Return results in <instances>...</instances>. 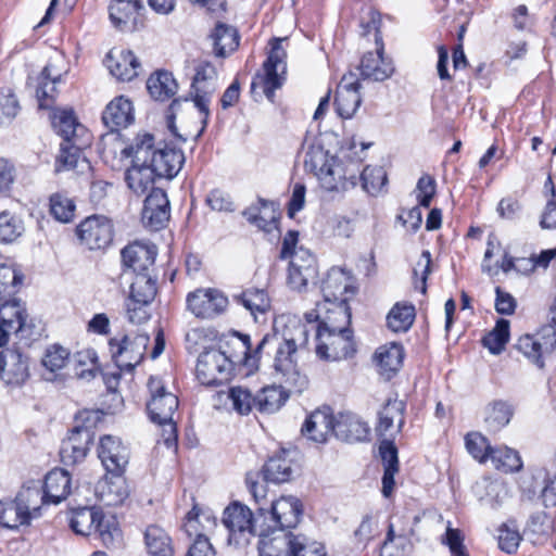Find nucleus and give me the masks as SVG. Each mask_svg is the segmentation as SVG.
I'll return each mask as SVG.
<instances>
[{
    "label": "nucleus",
    "mask_w": 556,
    "mask_h": 556,
    "mask_svg": "<svg viewBox=\"0 0 556 556\" xmlns=\"http://www.w3.org/2000/svg\"><path fill=\"white\" fill-rule=\"evenodd\" d=\"M261 556H326L321 543L305 535L283 533L276 536L261 534L258 542Z\"/></svg>",
    "instance_id": "20e7f679"
},
{
    "label": "nucleus",
    "mask_w": 556,
    "mask_h": 556,
    "mask_svg": "<svg viewBox=\"0 0 556 556\" xmlns=\"http://www.w3.org/2000/svg\"><path fill=\"white\" fill-rule=\"evenodd\" d=\"M270 516L275 528L283 531L298 526L303 514L302 504L299 498L289 495L281 496L270 505Z\"/></svg>",
    "instance_id": "393cba45"
},
{
    "label": "nucleus",
    "mask_w": 556,
    "mask_h": 556,
    "mask_svg": "<svg viewBox=\"0 0 556 556\" xmlns=\"http://www.w3.org/2000/svg\"><path fill=\"white\" fill-rule=\"evenodd\" d=\"M92 441V430L85 426L75 427L62 442L60 450L61 462L65 466H74L81 463L86 458Z\"/></svg>",
    "instance_id": "a211bd4d"
},
{
    "label": "nucleus",
    "mask_w": 556,
    "mask_h": 556,
    "mask_svg": "<svg viewBox=\"0 0 556 556\" xmlns=\"http://www.w3.org/2000/svg\"><path fill=\"white\" fill-rule=\"evenodd\" d=\"M28 377V358L25 355L12 349L0 352V378L5 384L20 387Z\"/></svg>",
    "instance_id": "aec40b11"
},
{
    "label": "nucleus",
    "mask_w": 556,
    "mask_h": 556,
    "mask_svg": "<svg viewBox=\"0 0 556 556\" xmlns=\"http://www.w3.org/2000/svg\"><path fill=\"white\" fill-rule=\"evenodd\" d=\"M22 219L8 211L0 213V240L5 243L15 241L24 232Z\"/></svg>",
    "instance_id": "4d7b16f0"
},
{
    "label": "nucleus",
    "mask_w": 556,
    "mask_h": 556,
    "mask_svg": "<svg viewBox=\"0 0 556 556\" xmlns=\"http://www.w3.org/2000/svg\"><path fill=\"white\" fill-rule=\"evenodd\" d=\"M483 489L485 495L480 496V501L491 508H497L503 502L504 486L498 482L486 481L483 484Z\"/></svg>",
    "instance_id": "774afa93"
},
{
    "label": "nucleus",
    "mask_w": 556,
    "mask_h": 556,
    "mask_svg": "<svg viewBox=\"0 0 556 556\" xmlns=\"http://www.w3.org/2000/svg\"><path fill=\"white\" fill-rule=\"evenodd\" d=\"M210 37L213 41L214 53L219 58L229 55L239 46L237 29L224 23H217Z\"/></svg>",
    "instance_id": "e433bc0d"
},
{
    "label": "nucleus",
    "mask_w": 556,
    "mask_h": 556,
    "mask_svg": "<svg viewBox=\"0 0 556 556\" xmlns=\"http://www.w3.org/2000/svg\"><path fill=\"white\" fill-rule=\"evenodd\" d=\"M105 65L110 73L122 81L134 79L140 68V63L131 51L118 49H112L108 53Z\"/></svg>",
    "instance_id": "c85d7f7f"
},
{
    "label": "nucleus",
    "mask_w": 556,
    "mask_h": 556,
    "mask_svg": "<svg viewBox=\"0 0 556 556\" xmlns=\"http://www.w3.org/2000/svg\"><path fill=\"white\" fill-rule=\"evenodd\" d=\"M147 88L152 98L164 101L176 93L177 83L170 73L159 72L148 79Z\"/></svg>",
    "instance_id": "37998d69"
},
{
    "label": "nucleus",
    "mask_w": 556,
    "mask_h": 556,
    "mask_svg": "<svg viewBox=\"0 0 556 556\" xmlns=\"http://www.w3.org/2000/svg\"><path fill=\"white\" fill-rule=\"evenodd\" d=\"M308 342V330L301 321L292 319L280 330L278 321L274 327V332L263 337L257 344L255 353L258 354L267 345L275 346L276 355L274 359V368L282 376H287L294 371V354L298 349L304 348Z\"/></svg>",
    "instance_id": "f03ea898"
},
{
    "label": "nucleus",
    "mask_w": 556,
    "mask_h": 556,
    "mask_svg": "<svg viewBox=\"0 0 556 556\" xmlns=\"http://www.w3.org/2000/svg\"><path fill=\"white\" fill-rule=\"evenodd\" d=\"M289 399L281 387L267 386L255 394V412L271 415L277 413Z\"/></svg>",
    "instance_id": "c9c22d12"
},
{
    "label": "nucleus",
    "mask_w": 556,
    "mask_h": 556,
    "mask_svg": "<svg viewBox=\"0 0 556 556\" xmlns=\"http://www.w3.org/2000/svg\"><path fill=\"white\" fill-rule=\"evenodd\" d=\"M379 371L390 379L401 368L404 359V349L400 343L391 342L380 346L375 353Z\"/></svg>",
    "instance_id": "72a5a7b5"
},
{
    "label": "nucleus",
    "mask_w": 556,
    "mask_h": 556,
    "mask_svg": "<svg viewBox=\"0 0 556 556\" xmlns=\"http://www.w3.org/2000/svg\"><path fill=\"white\" fill-rule=\"evenodd\" d=\"M68 356L70 352L65 348L54 344L47 349L41 363L50 372H56L65 367Z\"/></svg>",
    "instance_id": "680f3d73"
},
{
    "label": "nucleus",
    "mask_w": 556,
    "mask_h": 556,
    "mask_svg": "<svg viewBox=\"0 0 556 556\" xmlns=\"http://www.w3.org/2000/svg\"><path fill=\"white\" fill-rule=\"evenodd\" d=\"M217 88V71L214 65L208 62L200 63L195 68V75L191 85V96L193 97V105L202 115L201 123L203 131L210 116L211 99Z\"/></svg>",
    "instance_id": "6e6552de"
},
{
    "label": "nucleus",
    "mask_w": 556,
    "mask_h": 556,
    "mask_svg": "<svg viewBox=\"0 0 556 556\" xmlns=\"http://www.w3.org/2000/svg\"><path fill=\"white\" fill-rule=\"evenodd\" d=\"M247 220L264 231H271L276 227L277 214L274 203L260 200L258 204L250 206L243 212Z\"/></svg>",
    "instance_id": "ea45409f"
},
{
    "label": "nucleus",
    "mask_w": 556,
    "mask_h": 556,
    "mask_svg": "<svg viewBox=\"0 0 556 556\" xmlns=\"http://www.w3.org/2000/svg\"><path fill=\"white\" fill-rule=\"evenodd\" d=\"M305 316L308 323L319 321L317 329L351 330V313L346 300L318 302L316 308Z\"/></svg>",
    "instance_id": "f8f14e48"
},
{
    "label": "nucleus",
    "mask_w": 556,
    "mask_h": 556,
    "mask_svg": "<svg viewBox=\"0 0 556 556\" xmlns=\"http://www.w3.org/2000/svg\"><path fill=\"white\" fill-rule=\"evenodd\" d=\"M415 319V307L409 304H395L387 316L389 328L394 332L407 331Z\"/></svg>",
    "instance_id": "864d4df0"
},
{
    "label": "nucleus",
    "mask_w": 556,
    "mask_h": 556,
    "mask_svg": "<svg viewBox=\"0 0 556 556\" xmlns=\"http://www.w3.org/2000/svg\"><path fill=\"white\" fill-rule=\"evenodd\" d=\"M149 386L153 393L147 405L149 417H173L179 405L178 397L159 384L154 389V380H150Z\"/></svg>",
    "instance_id": "f704fd0d"
},
{
    "label": "nucleus",
    "mask_w": 556,
    "mask_h": 556,
    "mask_svg": "<svg viewBox=\"0 0 556 556\" xmlns=\"http://www.w3.org/2000/svg\"><path fill=\"white\" fill-rule=\"evenodd\" d=\"M25 515L29 519L40 516L41 506L49 504L46 495L42 492V483L40 481H31L24 485L17 493L16 497Z\"/></svg>",
    "instance_id": "473e14b6"
},
{
    "label": "nucleus",
    "mask_w": 556,
    "mask_h": 556,
    "mask_svg": "<svg viewBox=\"0 0 556 556\" xmlns=\"http://www.w3.org/2000/svg\"><path fill=\"white\" fill-rule=\"evenodd\" d=\"M61 75L52 76L51 75V66L47 65L42 70L39 83L36 88V97L39 102L40 109H49L54 99V94L56 92L55 84L60 81Z\"/></svg>",
    "instance_id": "8fccbe9b"
},
{
    "label": "nucleus",
    "mask_w": 556,
    "mask_h": 556,
    "mask_svg": "<svg viewBox=\"0 0 556 556\" xmlns=\"http://www.w3.org/2000/svg\"><path fill=\"white\" fill-rule=\"evenodd\" d=\"M355 280L349 270L332 267L321 281L324 301L349 300L348 294H354Z\"/></svg>",
    "instance_id": "4be33fe9"
},
{
    "label": "nucleus",
    "mask_w": 556,
    "mask_h": 556,
    "mask_svg": "<svg viewBox=\"0 0 556 556\" xmlns=\"http://www.w3.org/2000/svg\"><path fill=\"white\" fill-rule=\"evenodd\" d=\"M71 490V477L64 469L55 468L46 475L42 492L49 503L59 504L70 495Z\"/></svg>",
    "instance_id": "2f4dec72"
},
{
    "label": "nucleus",
    "mask_w": 556,
    "mask_h": 556,
    "mask_svg": "<svg viewBox=\"0 0 556 556\" xmlns=\"http://www.w3.org/2000/svg\"><path fill=\"white\" fill-rule=\"evenodd\" d=\"M466 448L468 453L479 463H485L492 452V446L488 439L479 432H469L465 437Z\"/></svg>",
    "instance_id": "052dcab7"
},
{
    "label": "nucleus",
    "mask_w": 556,
    "mask_h": 556,
    "mask_svg": "<svg viewBox=\"0 0 556 556\" xmlns=\"http://www.w3.org/2000/svg\"><path fill=\"white\" fill-rule=\"evenodd\" d=\"M143 9L138 0H113L109 5V17L116 29L131 33L143 27Z\"/></svg>",
    "instance_id": "2eb2a0df"
},
{
    "label": "nucleus",
    "mask_w": 556,
    "mask_h": 556,
    "mask_svg": "<svg viewBox=\"0 0 556 556\" xmlns=\"http://www.w3.org/2000/svg\"><path fill=\"white\" fill-rule=\"evenodd\" d=\"M100 510L94 507H81L72 511L70 527L80 535H90L93 533Z\"/></svg>",
    "instance_id": "de8ad7c7"
},
{
    "label": "nucleus",
    "mask_w": 556,
    "mask_h": 556,
    "mask_svg": "<svg viewBox=\"0 0 556 556\" xmlns=\"http://www.w3.org/2000/svg\"><path fill=\"white\" fill-rule=\"evenodd\" d=\"M301 453L295 447L281 448L264 465L263 473L266 481L285 483L299 471Z\"/></svg>",
    "instance_id": "ddd939ff"
},
{
    "label": "nucleus",
    "mask_w": 556,
    "mask_h": 556,
    "mask_svg": "<svg viewBox=\"0 0 556 556\" xmlns=\"http://www.w3.org/2000/svg\"><path fill=\"white\" fill-rule=\"evenodd\" d=\"M0 321L13 332H23L27 325V313L20 300L12 299L0 303Z\"/></svg>",
    "instance_id": "58836bf2"
},
{
    "label": "nucleus",
    "mask_w": 556,
    "mask_h": 556,
    "mask_svg": "<svg viewBox=\"0 0 556 556\" xmlns=\"http://www.w3.org/2000/svg\"><path fill=\"white\" fill-rule=\"evenodd\" d=\"M147 143L140 141L132 142L122 150V155L131 157V165L125 170V182L128 189L136 195L141 197L151 192L154 188L159 174L148 162Z\"/></svg>",
    "instance_id": "7ed1b4c3"
},
{
    "label": "nucleus",
    "mask_w": 556,
    "mask_h": 556,
    "mask_svg": "<svg viewBox=\"0 0 556 556\" xmlns=\"http://www.w3.org/2000/svg\"><path fill=\"white\" fill-rule=\"evenodd\" d=\"M223 523L230 532V540L239 543L240 539L249 542L254 534L253 514L240 503H233L224 510Z\"/></svg>",
    "instance_id": "412c9836"
},
{
    "label": "nucleus",
    "mask_w": 556,
    "mask_h": 556,
    "mask_svg": "<svg viewBox=\"0 0 556 556\" xmlns=\"http://www.w3.org/2000/svg\"><path fill=\"white\" fill-rule=\"evenodd\" d=\"M361 75L376 81H383L389 78L394 68L392 63L383 58V47L377 51L364 54L359 64Z\"/></svg>",
    "instance_id": "7c9ffc66"
},
{
    "label": "nucleus",
    "mask_w": 556,
    "mask_h": 556,
    "mask_svg": "<svg viewBox=\"0 0 556 556\" xmlns=\"http://www.w3.org/2000/svg\"><path fill=\"white\" fill-rule=\"evenodd\" d=\"M93 532L98 533L105 545H110L114 542L116 535H118V529L113 520L106 519L102 511L99 513L97 525H94Z\"/></svg>",
    "instance_id": "338daca9"
},
{
    "label": "nucleus",
    "mask_w": 556,
    "mask_h": 556,
    "mask_svg": "<svg viewBox=\"0 0 556 556\" xmlns=\"http://www.w3.org/2000/svg\"><path fill=\"white\" fill-rule=\"evenodd\" d=\"M144 539L148 552L152 556H173L172 540L162 528L148 527Z\"/></svg>",
    "instance_id": "49530a36"
},
{
    "label": "nucleus",
    "mask_w": 556,
    "mask_h": 556,
    "mask_svg": "<svg viewBox=\"0 0 556 556\" xmlns=\"http://www.w3.org/2000/svg\"><path fill=\"white\" fill-rule=\"evenodd\" d=\"M76 233L89 249H104L113 240V225L105 216L92 215L77 226Z\"/></svg>",
    "instance_id": "dca6fc26"
},
{
    "label": "nucleus",
    "mask_w": 556,
    "mask_h": 556,
    "mask_svg": "<svg viewBox=\"0 0 556 556\" xmlns=\"http://www.w3.org/2000/svg\"><path fill=\"white\" fill-rule=\"evenodd\" d=\"M235 299L254 316L255 321L258 314L264 315L270 308V299L264 289H248Z\"/></svg>",
    "instance_id": "79ce46f5"
},
{
    "label": "nucleus",
    "mask_w": 556,
    "mask_h": 556,
    "mask_svg": "<svg viewBox=\"0 0 556 556\" xmlns=\"http://www.w3.org/2000/svg\"><path fill=\"white\" fill-rule=\"evenodd\" d=\"M336 419H305L302 434L316 443H325L329 435H334Z\"/></svg>",
    "instance_id": "603ef678"
},
{
    "label": "nucleus",
    "mask_w": 556,
    "mask_h": 556,
    "mask_svg": "<svg viewBox=\"0 0 556 556\" xmlns=\"http://www.w3.org/2000/svg\"><path fill=\"white\" fill-rule=\"evenodd\" d=\"M156 294L155 279L152 278L151 273H141L135 275L134 281L130 285L129 298L137 303L149 304Z\"/></svg>",
    "instance_id": "a18cd8bd"
},
{
    "label": "nucleus",
    "mask_w": 556,
    "mask_h": 556,
    "mask_svg": "<svg viewBox=\"0 0 556 556\" xmlns=\"http://www.w3.org/2000/svg\"><path fill=\"white\" fill-rule=\"evenodd\" d=\"M556 348V331L552 327L541 332L519 338L516 349L540 368L544 366V358L552 354Z\"/></svg>",
    "instance_id": "4468645a"
},
{
    "label": "nucleus",
    "mask_w": 556,
    "mask_h": 556,
    "mask_svg": "<svg viewBox=\"0 0 556 556\" xmlns=\"http://www.w3.org/2000/svg\"><path fill=\"white\" fill-rule=\"evenodd\" d=\"M200 515L195 507L188 513L185 530L189 536L195 535L197 539L189 548V556H214L215 551L208 539L199 532Z\"/></svg>",
    "instance_id": "4c0bfd02"
},
{
    "label": "nucleus",
    "mask_w": 556,
    "mask_h": 556,
    "mask_svg": "<svg viewBox=\"0 0 556 556\" xmlns=\"http://www.w3.org/2000/svg\"><path fill=\"white\" fill-rule=\"evenodd\" d=\"M134 119L132 103L123 96L113 99L102 114L104 125L112 131L127 127Z\"/></svg>",
    "instance_id": "c756f323"
},
{
    "label": "nucleus",
    "mask_w": 556,
    "mask_h": 556,
    "mask_svg": "<svg viewBox=\"0 0 556 556\" xmlns=\"http://www.w3.org/2000/svg\"><path fill=\"white\" fill-rule=\"evenodd\" d=\"M316 355L324 361L337 362L355 352L352 330L316 329Z\"/></svg>",
    "instance_id": "0eeeda50"
},
{
    "label": "nucleus",
    "mask_w": 556,
    "mask_h": 556,
    "mask_svg": "<svg viewBox=\"0 0 556 556\" xmlns=\"http://www.w3.org/2000/svg\"><path fill=\"white\" fill-rule=\"evenodd\" d=\"M361 84L354 80L352 74L344 75L337 89L336 109L342 118H351L357 112L362 98L359 94Z\"/></svg>",
    "instance_id": "bb28decb"
},
{
    "label": "nucleus",
    "mask_w": 556,
    "mask_h": 556,
    "mask_svg": "<svg viewBox=\"0 0 556 556\" xmlns=\"http://www.w3.org/2000/svg\"><path fill=\"white\" fill-rule=\"evenodd\" d=\"M228 299L216 289H198L187 296L188 309L198 318L210 319L222 314Z\"/></svg>",
    "instance_id": "f3484780"
},
{
    "label": "nucleus",
    "mask_w": 556,
    "mask_h": 556,
    "mask_svg": "<svg viewBox=\"0 0 556 556\" xmlns=\"http://www.w3.org/2000/svg\"><path fill=\"white\" fill-rule=\"evenodd\" d=\"M508 338L509 321L506 319H500L494 329L483 338L482 342L492 354H500L504 350Z\"/></svg>",
    "instance_id": "13d9d810"
},
{
    "label": "nucleus",
    "mask_w": 556,
    "mask_h": 556,
    "mask_svg": "<svg viewBox=\"0 0 556 556\" xmlns=\"http://www.w3.org/2000/svg\"><path fill=\"white\" fill-rule=\"evenodd\" d=\"M30 521L25 515L17 500L0 501V525L9 529L28 525Z\"/></svg>",
    "instance_id": "3c124183"
},
{
    "label": "nucleus",
    "mask_w": 556,
    "mask_h": 556,
    "mask_svg": "<svg viewBox=\"0 0 556 556\" xmlns=\"http://www.w3.org/2000/svg\"><path fill=\"white\" fill-rule=\"evenodd\" d=\"M328 139L329 136H318L307 142L304 167L325 191L343 192L356 186L359 164L339 157L331 151Z\"/></svg>",
    "instance_id": "f257e3e1"
},
{
    "label": "nucleus",
    "mask_w": 556,
    "mask_h": 556,
    "mask_svg": "<svg viewBox=\"0 0 556 556\" xmlns=\"http://www.w3.org/2000/svg\"><path fill=\"white\" fill-rule=\"evenodd\" d=\"M282 39L275 38L271 41V49L263 64V72L257 73L251 84V91L256 97L257 89L269 101H274L275 90L282 87L287 73V53L281 47Z\"/></svg>",
    "instance_id": "39448f33"
},
{
    "label": "nucleus",
    "mask_w": 556,
    "mask_h": 556,
    "mask_svg": "<svg viewBox=\"0 0 556 556\" xmlns=\"http://www.w3.org/2000/svg\"><path fill=\"white\" fill-rule=\"evenodd\" d=\"M358 178L362 180L363 189L370 194L379 192L387 182V174L381 166H366L359 170Z\"/></svg>",
    "instance_id": "bf43d9fd"
},
{
    "label": "nucleus",
    "mask_w": 556,
    "mask_h": 556,
    "mask_svg": "<svg viewBox=\"0 0 556 556\" xmlns=\"http://www.w3.org/2000/svg\"><path fill=\"white\" fill-rule=\"evenodd\" d=\"M99 458L108 473H123L129 462V452L121 439L103 435L98 448Z\"/></svg>",
    "instance_id": "6ab92c4d"
},
{
    "label": "nucleus",
    "mask_w": 556,
    "mask_h": 556,
    "mask_svg": "<svg viewBox=\"0 0 556 556\" xmlns=\"http://www.w3.org/2000/svg\"><path fill=\"white\" fill-rule=\"evenodd\" d=\"M489 459L496 469L504 472H518L522 469V460L519 453L507 446L493 447Z\"/></svg>",
    "instance_id": "09e8293b"
},
{
    "label": "nucleus",
    "mask_w": 556,
    "mask_h": 556,
    "mask_svg": "<svg viewBox=\"0 0 556 556\" xmlns=\"http://www.w3.org/2000/svg\"><path fill=\"white\" fill-rule=\"evenodd\" d=\"M23 282V275L14 267L0 265V303L11 300Z\"/></svg>",
    "instance_id": "6e6d98bb"
},
{
    "label": "nucleus",
    "mask_w": 556,
    "mask_h": 556,
    "mask_svg": "<svg viewBox=\"0 0 556 556\" xmlns=\"http://www.w3.org/2000/svg\"><path fill=\"white\" fill-rule=\"evenodd\" d=\"M142 223L154 230L169 219V201L163 189H152L147 195L141 213Z\"/></svg>",
    "instance_id": "b1692460"
},
{
    "label": "nucleus",
    "mask_w": 556,
    "mask_h": 556,
    "mask_svg": "<svg viewBox=\"0 0 556 556\" xmlns=\"http://www.w3.org/2000/svg\"><path fill=\"white\" fill-rule=\"evenodd\" d=\"M369 435V427L363 419H336L334 437L345 442L364 441Z\"/></svg>",
    "instance_id": "a19ab883"
},
{
    "label": "nucleus",
    "mask_w": 556,
    "mask_h": 556,
    "mask_svg": "<svg viewBox=\"0 0 556 556\" xmlns=\"http://www.w3.org/2000/svg\"><path fill=\"white\" fill-rule=\"evenodd\" d=\"M416 199L420 206L429 207L433 195L435 194V181L429 176H421L416 186Z\"/></svg>",
    "instance_id": "0e129e2a"
},
{
    "label": "nucleus",
    "mask_w": 556,
    "mask_h": 556,
    "mask_svg": "<svg viewBox=\"0 0 556 556\" xmlns=\"http://www.w3.org/2000/svg\"><path fill=\"white\" fill-rule=\"evenodd\" d=\"M76 204L65 192H54L49 197V213L60 223H71L75 216Z\"/></svg>",
    "instance_id": "c03bdc74"
},
{
    "label": "nucleus",
    "mask_w": 556,
    "mask_h": 556,
    "mask_svg": "<svg viewBox=\"0 0 556 556\" xmlns=\"http://www.w3.org/2000/svg\"><path fill=\"white\" fill-rule=\"evenodd\" d=\"M52 125L56 132L77 149L88 144L87 129L77 122L72 111L58 110L52 115Z\"/></svg>",
    "instance_id": "a878e982"
},
{
    "label": "nucleus",
    "mask_w": 556,
    "mask_h": 556,
    "mask_svg": "<svg viewBox=\"0 0 556 556\" xmlns=\"http://www.w3.org/2000/svg\"><path fill=\"white\" fill-rule=\"evenodd\" d=\"M498 531L500 548L508 554L514 553L519 546L521 540L519 532L507 525H502Z\"/></svg>",
    "instance_id": "69168bd1"
},
{
    "label": "nucleus",
    "mask_w": 556,
    "mask_h": 556,
    "mask_svg": "<svg viewBox=\"0 0 556 556\" xmlns=\"http://www.w3.org/2000/svg\"><path fill=\"white\" fill-rule=\"evenodd\" d=\"M318 277L316 257L306 249L299 248L289 262L287 285L296 292L307 291L308 286L315 285Z\"/></svg>",
    "instance_id": "9d476101"
},
{
    "label": "nucleus",
    "mask_w": 556,
    "mask_h": 556,
    "mask_svg": "<svg viewBox=\"0 0 556 556\" xmlns=\"http://www.w3.org/2000/svg\"><path fill=\"white\" fill-rule=\"evenodd\" d=\"M20 111L18 100L10 89H0V124H9Z\"/></svg>",
    "instance_id": "e2e57ef3"
},
{
    "label": "nucleus",
    "mask_w": 556,
    "mask_h": 556,
    "mask_svg": "<svg viewBox=\"0 0 556 556\" xmlns=\"http://www.w3.org/2000/svg\"><path fill=\"white\" fill-rule=\"evenodd\" d=\"M231 401L232 407L239 415L255 413V395L244 387H231L225 394Z\"/></svg>",
    "instance_id": "5fc2aeb1"
},
{
    "label": "nucleus",
    "mask_w": 556,
    "mask_h": 556,
    "mask_svg": "<svg viewBox=\"0 0 556 556\" xmlns=\"http://www.w3.org/2000/svg\"><path fill=\"white\" fill-rule=\"evenodd\" d=\"M233 362L222 351L211 349L198 358L197 378L204 386H214L227 380Z\"/></svg>",
    "instance_id": "9b49d317"
},
{
    "label": "nucleus",
    "mask_w": 556,
    "mask_h": 556,
    "mask_svg": "<svg viewBox=\"0 0 556 556\" xmlns=\"http://www.w3.org/2000/svg\"><path fill=\"white\" fill-rule=\"evenodd\" d=\"M156 249L154 245L142 242H132L122 250V261L126 268L135 275L151 273L155 262Z\"/></svg>",
    "instance_id": "5701e85b"
},
{
    "label": "nucleus",
    "mask_w": 556,
    "mask_h": 556,
    "mask_svg": "<svg viewBox=\"0 0 556 556\" xmlns=\"http://www.w3.org/2000/svg\"><path fill=\"white\" fill-rule=\"evenodd\" d=\"M150 338L147 333L126 334L109 342L112 358L118 368L131 371L144 357Z\"/></svg>",
    "instance_id": "1a4fd4ad"
},
{
    "label": "nucleus",
    "mask_w": 556,
    "mask_h": 556,
    "mask_svg": "<svg viewBox=\"0 0 556 556\" xmlns=\"http://www.w3.org/2000/svg\"><path fill=\"white\" fill-rule=\"evenodd\" d=\"M98 481L94 493L100 502L108 506L122 504L129 495L123 473H110Z\"/></svg>",
    "instance_id": "cd10ccee"
},
{
    "label": "nucleus",
    "mask_w": 556,
    "mask_h": 556,
    "mask_svg": "<svg viewBox=\"0 0 556 556\" xmlns=\"http://www.w3.org/2000/svg\"><path fill=\"white\" fill-rule=\"evenodd\" d=\"M135 143L144 141L149 146L148 150V162L154 168L159 178H174L181 169L185 162L184 153L175 148L167 146L163 148H156L154 144V137L151 134H138L134 138Z\"/></svg>",
    "instance_id": "423d86ee"
}]
</instances>
